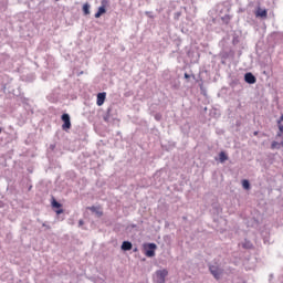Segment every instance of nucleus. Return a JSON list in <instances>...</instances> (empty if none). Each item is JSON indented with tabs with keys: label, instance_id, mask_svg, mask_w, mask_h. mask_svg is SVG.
Masks as SVG:
<instances>
[{
	"label": "nucleus",
	"instance_id": "423d86ee",
	"mask_svg": "<svg viewBox=\"0 0 283 283\" xmlns=\"http://www.w3.org/2000/svg\"><path fill=\"white\" fill-rule=\"evenodd\" d=\"M244 81L245 83H249V85H253L258 80L255 78V75H253V73H245Z\"/></svg>",
	"mask_w": 283,
	"mask_h": 283
},
{
	"label": "nucleus",
	"instance_id": "dca6fc26",
	"mask_svg": "<svg viewBox=\"0 0 283 283\" xmlns=\"http://www.w3.org/2000/svg\"><path fill=\"white\" fill-rule=\"evenodd\" d=\"M155 118H156L157 120H160V118H163V116H161L160 114H157V115H155Z\"/></svg>",
	"mask_w": 283,
	"mask_h": 283
},
{
	"label": "nucleus",
	"instance_id": "1a4fd4ad",
	"mask_svg": "<svg viewBox=\"0 0 283 283\" xmlns=\"http://www.w3.org/2000/svg\"><path fill=\"white\" fill-rule=\"evenodd\" d=\"M88 209L90 211H92V213H96L97 218H102L103 210L101 209V207L92 206Z\"/></svg>",
	"mask_w": 283,
	"mask_h": 283
},
{
	"label": "nucleus",
	"instance_id": "9d476101",
	"mask_svg": "<svg viewBox=\"0 0 283 283\" xmlns=\"http://www.w3.org/2000/svg\"><path fill=\"white\" fill-rule=\"evenodd\" d=\"M122 251H132V242L129 241H124L122 243Z\"/></svg>",
	"mask_w": 283,
	"mask_h": 283
},
{
	"label": "nucleus",
	"instance_id": "f257e3e1",
	"mask_svg": "<svg viewBox=\"0 0 283 283\" xmlns=\"http://www.w3.org/2000/svg\"><path fill=\"white\" fill-rule=\"evenodd\" d=\"M156 249H158L156 243H145L144 251L146 258H154L156 255Z\"/></svg>",
	"mask_w": 283,
	"mask_h": 283
},
{
	"label": "nucleus",
	"instance_id": "0eeeda50",
	"mask_svg": "<svg viewBox=\"0 0 283 283\" xmlns=\"http://www.w3.org/2000/svg\"><path fill=\"white\" fill-rule=\"evenodd\" d=\"M277 127H279V133L276 134V138H282V134H283V114L281 115L280 119L277 120Z\"/></svg>",
	"mask_w": 283,
	"mask_h": 283
},
{
	"label": "nucleus",
	"instance_id": "6ab92c4d",
	"mask_svg": "<svg viewBox=\"0 0 283 283\" xmlns=\"http://www.w3.org/2000/svg\"><path fill=\"white\" fill-rule=\"evenodd\" d=\"M78 223H80V226H83V220H80V222H78Z\"/></svg>",
	"mask_w": 283,
	"mask_h": 283
},
{
	"label": "nucleus",
	"instance_id": "f8f14e48",
	"mask_svg": "<svg viewBox=\"0 0 283 283\" xmlns=\"http://www.w3.org/2000/svg\"><path fill=\"white\" fill-rule=\"evenodd\" d=\"M219 160H220V163H226V160H229V156H227V153L221 151L219 154Z\"/></svg>",
	"mask_w": 283,
	"mask_h": 283
},
{
	"label": "nucleus",
	"instance_id": "39448f33",
	"mask_svg": "<svg viewBox=\"0 0 283 283\" xmlns=\"http://www.w3.org/2000/svg\"><path fill=\"white\" fill-rule=\"evenodd\" d=\"M107 98V93L103 92V93H98L97 94V101H96V105L98 107H102V105L105 104V99Z\"/></svg>",
	"mask_w": 283,
	"mask_h": 283
},
{
	"label": "nucleus",
	"instance_id": "20e7f679",
	"mask_svg": "<svg viewBox=\"0 0 283 283\" xmlns=\"http://www.w3.org/2000/svg\"><path fill=\"white\" fill-rule=\"evenodd\" d=\"M106 6H107V0H103L102 6L98 8V11L95 13V19H101V17H103V14L107 12V10L105 9Z\"/></svg>",
	"mask_w": 283,
	"mask_h": 283
},
{
	"label": "nucleus",
	"instance_id": "a211bd4d",
	"mask_svg": "<svg viewBox=\"0 0 283 283\" xmlns=\"http://www.w3.org/2000/svg\"><path fill=\"white\" fill-rule=\"evenodd\" d=\"M185 78H190V75L188 73H185Z\"/></svg>",
	"mask_w": 283,
	"mask_h": 283
},
{
	"label": "nucleus",
	"instance_id": "f3484780",
	"mask_svg": "<svg viewBox=\"0 0 283 283\" xmlns=\"http://www.w3.org/2000/svg\"><path fill=\"white\" fill-rule=\"evenodd\" d=\"M57 216H61V213H63V209H59L55 211Z\"/></svg>",
	"mask_w": 283,
	"mask_h": 283
},
{
	"label": "nucleus",
	"instance_id": "6e6552de",
	"mask_svg": "<svg viewBox=\"0 0 283 283\" xmlns=\"http://www.w3.org/2000/svg\"><path fill=\"white\" fill-rule=\"evenodd\" d=\"M209 271L216 280H220V269L216 268L214 265H211L209 268Z\"/></svg>",
	"mask_w": 283,
	"mask_h": 283
},
{
	"label": "nucleus",
	"instance_id": "7ed1b4c3",
	"mask_svg": "<svg viewBox=\"0 0 283 283\" xmlns=\"http://www.w3.org/2000/svg\"><path fill=\"white\" fill-rule=\"evenodd\" d=\"M169 275V271L167 270H158L156 272V283H165V280Z\"/></svg>",
	"mask_w": 283,
	"mask_h": 283
},
{
	"label": "nucleus",
	"instance_id": "412c9836",
	"mask_svg": "<svg viewBox=\"0 0 283 283\" xmlns=\"http://www.w3.org/2000/svg\"><path fill=\"white\" fill-rule=\"evenodd\" d=\"M0 134H1V128H0Z\"/></svg>",
	"mask_w": 283,
	"mask_h": 283
},
{
	"label": "nucleus",
	"instance_id": "2eb2a0df",
	"mask_svg": "<svg viewBox=\"0 0 283 283\" xmlns=\"http://www.w3.org/2000/svg\"><path fill=\"white\" fill-rule=\"evenodd\" d=\"M83 12H84V14H90V4L85 3L83 6Z\"/></svg>",
	"mask_w": 283,
	"mask_h": 283
},
{
	"label": "nucleus",
	"instance_id": "9b49d317",
	"mask_svg": "<svg viewBox=\"0 0 283 283\" xmlns=\"http://www.w3.org/2000/svg\"><path fill=\"white\" fill-rule=\"evenodd\" d=\"M266 14H268L266 9L259 8L255 12V17L266 18Z\"/></svg>",
	"mask_w": 283,
	"mask_h": 283
},
{
	"label": "nucleus",
	"instance_id": "ddd939ff",
	"mask_svg": "<svg viewBox=\"0 0 283 283\" xmlns=\"http://www.w3.org/2000/svg\"><path fill=\"white\" fill-rule=\"evenodd\" d=\"M51 206L53 207V209H61L63 207V205H61L59 201H56V199H52Z\"/></svg>",
	"mask_w": 283,
	"mask_h": 283
},
{
	"label": "nucleus",
	"instance_id": "f03ea898",
	"mask_svg": "<svg viewBox=\"0 0 283 283\" xmlns=\"http://www.w3.org/2000/svg\"><path fill=\"white\" fill-rule=\"evenodd\" d=\"M61 118L63 122L62 129L64 132H69V129H72V122L70 120V114L64 113Z\"/></svg>",
	"mask_w": 283,
	"mask_h": 283
},
{
	"label": "nucleus",
	"instance_id": "aec40b11",
	"mask_svg": "<svg viewBox=\"0 0 283 283\" xmlns=\"http://www.w3.org/2000/svg\"><path fill=\"white\" fill-rule=\"evenodd\" d=\"M253 134H254V136H258V130H255Z\"/></svg>",
	"mask_w": 283,
	"mask_h": 283
},
{
	"label": "nucleus",
	"instance_id": "4468645a",
	"mask_svg": "<svg viewBox=\"0 0 283 283\" xmlns=\"http://www.w3.org/2000/svg\"><path fill=\"white\" fill-rule=\"evenodd\" d=\"M242 187H243V189L249 190V189H251V184H249V180L244 179L242 181Z\"/></svg>",
	"mask_w": 283,
	"mask_h": 283
}]
</instances>
